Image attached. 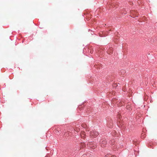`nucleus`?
<instances>
[{
    "label": "nucleus",
    "mask_w": 157,
    "mask_h": 157,
    "mask_svg": "<svg viewBox=\"0 0 157 157\" xmlns=\"http://www.w3.org/2000/svg\"><path fill=\"white\" fill-rule=\"evenodd\" d=\"M99 133L98 132L95 131H92L90 132V136L91 138H94L97 137Z\"/></svg>",
    "instance_id": "nucleus-1"
},
{
    "label": "nucleus",
    "mask_w": 157,
    "mask_h": 157,
    "mask_svg": "<svg viewBox=\"0 0 157 157\" xmlns=\"http://www.w3.org/2000/svg\"><path fill=\"white\" fill-rule=\"evenodd\" d=\"M99 144L101 147H104L106 145V141L105 140H101L100 141Z\"/></svg>",
    "instance_id": "nucleus-2"
},
{
    "label": "nucleus",
    "mask_w": 157,
    "mask_h": 157,
    "mask_svg": "<svg viewBox=\"0 0 157 157\" xmlns=\"http://www.w3.org/2000/svg\"><path fill=\"white\" fill-rule=\"evenodd\" d=\"M86 134L84 132H82L81 133V136L82 138H84L85 137Z\"/></svg>",
    "instance_id": "nucleus-3"
},
{
    "label": "nucleus",
    "mask_w": 157,
    "mask_h": 157,
    "mask_svg": "<svg viewBox=\"0 0 157 157\" xmlns=\"http://www.w3.org/2000/svg\"><path fill=\"white\" fill-rule=\"evenodd\" d=\"M89 146L90 148H92V149H94L95 147H96V146L95 145V146H94V147H93L92 146V145L91 144V143H90L89 144Z\"/></svg>",
    "instance_id": "nucleus-4"
},
{
    "label": "nucleus",
    "mask_w": 157,
    "mask_h": 157,
    "mask_svg": "<svg viewBox=\"0 0 157 157\" xmlns=\"http://www.w3.org/2000/svg\"><path fill=\"white\" fill-rule=\"evenodd\" d=\"M126 107H127V109H129V110L131 109V107L130 105H128Z\"/></svg>",
    "instance_id": "nucleus-5"
},
{
    "label": "nucleus",
    "mask_w": 157,
    "mask_h": 157,
    "mask_svg": "<svg viewBox=\"0 0 157 157\" xmlns=\"http://www.w3.org/2000/svg\"><path fill=\"white\" fill-rule=\"evenodd\" d=\"M111 154H107L105 155V157H111Z\"/></svg>",
    "instance_id": "nucleus-6"
},
{
    "label": "nucleus",
    "mask_w": 157,
    "mask_h": 157,
    "mask_svg": "<svg viewBox=\"0 0 157 157\" xmlns=\"http://www.w3.org/2000/svg\"><path fill=\"white\" fill-rule=\"evenodd\" d=\"M111 157H116L115 155H111Z\"/></svg>",
    "instance_id": "nucleus-7"
}]
</instances>
